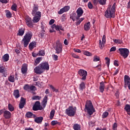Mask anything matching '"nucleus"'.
I'll list each match as a JSON object with an SVG mask.
<instances>
[{"label":"nucleus","mask_w":130,"mask_h":130,"mask_svg":"<svg viewBox=\"0 0 130 130\" xmlns=\"http://www.w3.org/2000/svg\"><path fill=\"white\" fill-rule=\"evenodd\" d=\"M49 70V64H48V62H43L34 69V72L37 75H41V74H43L44 72Z\"/></svg>","instance_id":"nucleus-1"},{"label":"nucleus","mask_w":130,"mask_h":130,"mask_svg":"<svg viewBox=\"0 0 130 130\" xmlns=\"http://www.w3.org/2000/svg\"><path fill=\"white\" fill-rule=\"evenodd\" d=\"M116 7V3H114L112 7L111 5L109 6L105 12V16L106 17V18H108L109 19H110L111 18H114Z\"/></svg>","instance_id":"nucleus-2"},{"label":"nucleus","mask_w":130,"mask_h":130,"mask_svg":"<svg viewBox=\"0 0 130 130\" xmlns=\"http://www.w3.org/2000/svg\"><path fill=\"white\" fill-rule=\"evenodd\" d=\"M85 111H87L89 115H92L95 112V109L93 107V104L91 101H87L85 105Z\"/></svg>","instance_id":"nucleus-3"},{"label":"nucleus","mask_w":130,"mask_h":130,"mask_svg":"<svg viewBox=\"0 0 130 130\" xmlns=\"http://www.w3.org/2000/svg\"><path fill=\"white\" fill-rule=\"evenodd\" d=\"M33 36V34L31 32L29 31L24 36V38L22 39V42H23L24 47H27L31 38Z\"/></svg>","instance_id":"nucleus-4"},{"label":"nucleus","mask_w":130,"mask_h":130,"mask_svg":"<svg viewBox=\"0 0 130 130\" xmlns=\"http://www.w3.org/2000/svg\"><path fill=\"white\" fill-rule=\"evenodd\" d=\"M77 108L76 107H73V106H70L66 110V113L69 116H74L76 114Z\"/></svg>","instance_id":"nucleus-5"},{"label":"nucleus","mask_w":130,"mask_h":130,"mask_svg":"<svg viewBox=\"0 0 130 130\" xmlns=\"http://www.w3.org/2000/svg\"><path fill=\"white\" fill-rule=\"evenodd\" d=\"M54 48L56 51V53L57 54L61 53V52H62V44H61L59 41H57Z\"/></svg>","instance_id":"nucleus-6"},{"label":"nucleus","mask_w":130,"mask_h":130,"mask_svg":"<svg viewBox=\"0 0 130 130\" xmlns=\"http://www.w3.org/2000/svg\"><path fill=\"white\" fill-rule=\"evenodd\" d=\"M120 55L123 56V58H126L127 56H128V54H129V50L126 48H119L118 49Z\"/></svg>","instance_id":"nucleus-7"},{"label":"nucleus","mask_w":130,"mask_h":130,"mask_svg":"<svg viewBox=\"0 0 130 130\" xmlns=\"http://www.w3.org/2000/svg\"><path fill=\"white\" fill-rule=\"evenodd\" d=\"M87 74L88 73L86 70L80 69L78 71V75H79L80 77H82L81 80L82 81H85V80H86Z\"/></svg>","instance_id":"nucleus-8"},{"label":"nucleus","mask_w":130,"mask_h":130,"mask_svg":"<svg viewBox=\"0 0 130 130\" xmlns=\"http://www.w3.org/2000/svg\"><path fill=\"white\" fill-rule=\"evenodd\" d=\"M34 15L35 16L32 19V22H34V23H38V22L40 21V19L41 18V12L39 11L37 12L34 15Z\"/></svg>","instance_id":"nucleus-9"},{"label":"nucleus","mask_w":130,"mask_h":130,"mask_svg":"<svg viewBox=\"0 0 130 130\" xmlns=\"http://www.w3.org/2000/svg\"><path fill=\"white\" fill-rule=\"evenodd\" d=\"M33 110L37 111V110H42L43 108L40 105V102H36L32 107Z\"/></svg>","instance_id":"nucleus-10"},{"label":"nucleus","mask_w":130,"mask_h":130,"mask_svg":"<svg viewBox=\"0 0 130 130\" xmlns=\"http://www.w3.org/2000/svg\"><path fill=\"white\" fill-rule=\"evenodd\" d=\"M106 42V37L105 35L103 36L102 41L101 40H99V46L100 49H103V47L104 45H105V43Z\"/></svg>","instance_id":"nucleus-11"},{"label":"nucleus","mask_w":130,"mask_h":130,"mask_svg":"<svg viewBox=\"0 0 130 130\" xmlns=\"http://www.w3.org/2000/svg\"><path fill=\"white\" fill-rule=\"evenodd\" d=\"M3 116L6 119H10L12 117V113L9 111L3 112Z\"/></svg>","instance_id":"nucleus-12"},{"label":"nucleus","mask_w":130,"mask_h":130,"mask_svg":"<svg viewBox=\"0 0 130 130\" xmlns=\"http://www.w3.org/2000/svg\"><path fill=\"white\" fill-rule=\"evenodd\" d=\"M70 8V6H66L64 8L61 9L60 11L58 12V14H59V15H61L63 14V13H66V12H68V11H69Z\"/></svg>","instance_id":"nucleus-13"},{"label":"nucleus","mask_w":130,"mask_h":130,"mask_svg":"<svg viewBox=\"0 0 130 130\" xmlns=\"http://www.w3.org/2000/svg\"><path fill=\"white\" fill-rule=\"evenodd\" d=\"M76 13L77 14V18H80V17L83 16V14H84V11H83V9H82V8H79L77 10Z\"/></svg>","instance_id":"nucleus-14"},{"label":"nucleus","mask_w":130,"mask_h":130,"mask_svg":"<svg viewBox=\"0 0 130 130\" xmlns=\"http://www.w3.org/2000/svg\"><path fill=\"white\" fill-rule=\"evenodd\" d=\"M25 21L26 22V25L28 27H32V19L29 16L25 17Z\"/></svg>","instance_id":"nucleus-15"},{"label":"nucleus","mask_w":130,"mask_h":130,"mask_svg":"<svg viewBox=\"0 0 130 130\" xmlns=\"http://www.w3.org/2000/svg\"><path fill=\"white\" fill-rule=\"evenodd\" d=\"M52 29H55L57 31H60L61 30V31H63V28H62V26L60 25H55L53 24L52 26Z\"/></svg>","instance_id":"nucleus-16"},{"label":"nucleus","mask_w":130,"mask_h":130,"mask_svg":"<svg viewBox=\"0 0 130 130\" xmlns=\"http://www.w3.org/2000/svg\"><path fill=\"white\" fill-rule=\"evenodd\" d=\"M26 104V100L24 98H21L20 103L19 104V108H23Z\"/></svg>","instance_id":"nucleus-17"},{"label":"nucleus","mask_w":130,"mask_h":130,"mask_svg":"<svg viewBox=\"0 0 130 130\" xmlns=\"http://www.w3.org/2000/svg\"><path fill=\"white\" fill-rule=\"evenodd\" d=\"M27 70H28V65L26 64H23L21 68L22 73L26 74L27 73Z\"/></svg>","instance_id":"nucleus-18"},{"label":"nucleus","mask_w":130,"mask_h":130,"mask_svg":"<svg viewBox=\"0 0 130 130\" xmlns=\"http://www.w3.org/2000/svg\"><path fill=\"white\" fill-rule=\"evenodd\" d=\"M91 27V23L90 22H88L84 24V28L85 31H89Z\"/></svg>","instance_id":"nucleus-19"},{"label":"nucleus","mask_w":130,"mask_h":130,"mask_svg":"<svg viewBox=\"0 0 130 130\" xmlns=\"http://www.w3.org/2000/svg\"><path fill=\"white\" fill-rule=\"evenodd\" d=\"M70 18L73 21H76V20H79L80 18H78V15L75 13H73L70 16Z\"/></svg>","instance_id":"nucleus-20"},{"label":"nucleus","mask_w":130,"mask_h":130,"mask_svg":"<svg viewBox=\"0 0 130 130\" xmlns=\"http://www.w3.org/2000/svg\"><path fill=\"white\" fill-rule=\"evenodd\" d=\"M105 88V85L104 84V82H102L100 83V91L102 93H103L104 92V89Z\"/></svg>","instance_id":"nucleus-21"},{"label":"nucleus","mask_w":130,"mask_h":130,"mask_svg":"<svg viewBox=\"0 0 130 130\" xmlns=\"http://www.w3.org/2000/svg\"><path fill=\"white\" fill-rule=\"evenodd\" d=\"M125 84H129L130 83V77L127 75H125L124 77Z\"/></svg>","instance_id":"nucleus-22"},{"label":"nucleus","mask_w":130,"mask_h":130,"mask_svg":"<svg viewBox=\"0 0 130 130\" xmlns=\"http://www.w3.org/2000/svg\"><path fill=\"white\" fill-rule=\"evenodd\" d=\"M13 95L14 97L17 99V98H19L20 97V92L18 89H16L14 91Z\"/></svg>","instance_id":"nucleus-23"},{"label":"nucleus","mask_w":130,"mask_h":130,"mask_svg":"<svg viewBox=\"0 0 130 130\" xmlns=\"http://www.w3.org/2000/svg\"><path fill=\"white\" fill-rule=\"evenodd\" d=\"M86 88V84L84 82H82L79 85V90L83 91L84 89Z\"/></svg>","instance_id":"nucleus-24"},{"label":"nucleus","mask_w":130,"mask_h":130,"mask_svg":"<svg viewBox=\"0 0 130 130\" xmlns=\"http://www.w3.org/2000/svg\"><path fill=\"white\" fill-rule=\"evenodd\" d=\"M24 33H25V28H20L18 30L17 35H19V36H23L24 35Z\"/></svg>","instance_id":"nucleus-25"},{"label":"nucleus","mask_w":130,"mask_h":130,"mask_svg":"<svg viewBox=\"0 0 130 130\" xmlns=\"http://www.w3.org/2000/svg\"><path fill=\"white\" fill-rule=\"evenodd\" d=\"M35 47H36V42H32L29 44V48L30 50H32V49H33V48H35Z\"/></svg>","instance_id":"nucleus-26"},{"label":"nucleus","mask_w":130,"mask_h":130,"mask_svg":"<svg viewBox=\"0 0 130 130\" xmlns=\"http://www.w3.org/2000/svg\"><path fill=\"white\" fill-rule=\"evenodd\" d=\"M42 120H43V118L42 117H39L35 118V122H37V123L42 122Z\"/></svg>","instance_id":"nucleus-27"},{"label":"nucleus","mask_w":130,"mask_h":130,"mask_svg":"<svg viewBox=\"0 0 130 130\" xmlns=\"http://www.w3.org/2000/svg\"><path fill=\"white\" fill-rule=\"evenodd\" d=\"M47 104V95H46L43 99L42 102V106L43 107H45L46 106V104Z\"/></svg>","instance_id":"nucleus-28"},{"label":"nucleus","mask_w":130,"mask_h":130,"mask_svg":"<svg viewBox=\"0 0 130 130\" xmlns=\"http://www.w3.org/2000/svg\"><path fill=\"white\" fill-rule=\"evenodd\" d=\"M9 57L10 56H9L8 54H6L3 56L2 59L4 60V61H8V60H9Z\"/></svg>","instance_id":"nucleus-29"},{"label":"nucleus","mask_w":130,"mask_h":130,"mask_svg":"<svg viewBox=\"0 0 130 130\" xmlns=\"http://www.w3.org/2000/svg\"><path fill=\"white\" fill-rule=\"evenodd\" d=\"M5 13L7 18H8L9 19H10V18H12V13H11V12H10V11L5 10Z\"/></svg>","instance_id":"nucleus-30"},{"label":"nucleus","mask_w":130,"mask_h":130,"mask_svg":"<svg viewBox=\"0 0 130 130\" xmlns=\"http://www.w3.org/2000/svg\"><path fill=\"white\" fill-rule=\"evenodd\" d=\"M8 81L11 83H14L15 82V76L11 75L8 77Z\"/></svg>","instance_id":"nucleus-31"},{"label":"nucleus","mask_w":130,"mask_h":130,"mask_svg":"<svg viewBox=\"0 0 130 130\" xmlns=\"http://www.w3.org/2000/svg\"><path fill=\"white\" fill-rule=\"evenodd\" d=\"M73 128L74 130H81V126L78 124H74Z\"/></svg>","instance_id":"nucleus-32"},{"label":"nucleus","mask_w":130,"mask_h":130,"mask_svg":"<svg viewBox=\"0 0 130 130\" xmlns=\"http://www.w3.org/2000/svg\"><path fill=\"white\" fill-rule=\"evenodd\" d=\"M41 60H42V57H38L36 59V60H35V66H37V64H38V63H39L40 62V61H41Z\"/></svg>","instance_id":"nucleus-33"},{"label":"nucleus","mask_w":130,"mask_h":130,"mask_svg":"<svg viewBox=\"0 0 130 130\" xmlns=\"http://www.w3.org/2000/svg\"><path fill=\"white\" fill-rule=\"evenodd\" d=\"M83 54L84 55H86V56H92V55H93V54L91 52L88 51H83Z\"/></svg>","instance_id":"nucleus-34"},{"label":"nucleus","mask_w":130,"mask_h":130,"mask_svg":"<svg viewBox=\"0 0 130 130\" xmlns=\"http://www.w3.org/2000/svg\"><path fill=\"white\" fill-rule=\"evenodd\" d=\"M113 41L116 44H121V43H122V41L121 40L113 39Z\"/></svg>","instance_id":"nucleus-35"},{"label":"nucleus","mask_w":130,"mask_h":130,"mask_svg":"<svg viewBox=\"0 0 130 130\" xmlns=\"http://www.w3.org/2000/svg\"><path fill=\"white\" fill-rule=\"evenodd\" d=\"M55 113V111L54 109L51 110L50 114V119H52L54 116V114Z\"/></svg>","instance_id":"nucleus-36"},{"label":"nucleus","mask_w":130,"mask_h":130,"mask_svg":"<svg viewBox=\"0 0 130 130\" xmlns=\"http://www.w3.org/2000/svg\"><path fill=\"white\" fill-rule=\"evenodd\" d=\"M8 110L12 112V111H14V110H15V108H14L12 104H9L8 105Z\"/></svg>","instance_id":"nucleus-37"},{"label":"nucleus","mask_w":130,"mask_h":130,"mask_svg":"<svg viewBox=\"0 0 130 130\" xmlns=\"http://www.w3.org/2000/svg\"><path fill=\"white\" fill-rule=\"evenodd\" d=\"M38 10V7H37V6H34L32 10V15H35V14L37 13Z\"/></svg>","instance_id":"nucleus-38"},{"label":"nucleus","mask_w":130,"mask_h":130,"mask_svg":"<svg viewBox=\"0 0 130 130\" xmlns=\"http://www.w3.org/2000/svg\"><path fill=\"white\" fill-rule=\"evenodd\" d=\"M38 55L41 56H44L45 55V52L44 50H40L38 53Z\"/></svg>","instance_id":"nucleus-39"},{"label":"nucleus","mask_w":130,"mask_h":130,"mask_svg":"<svg viewBox=\"0 0 130 130\" xmlns=\"http://www.w3.org/2000/svg\"><path fill=\"white\" fill-rule=\"evenodd\" d=\"M49 87L52 90H53V92H55L56 93H57V92H58V89L54 87L53 85H50Z\"/></svg>","instance_id":"nucleus-40"},{"label":"nucleus","mask_w":130,"mask_h":130,"mask_svg":"<svg viewBox=\"0 0 130 130\" xmlns=\"http://www.w3.org/2000/svg\"><path fill=\"white\" fill-rule=\"evenodd\" d=\"M23 89L24 90H26V91L30 92V86L28 84L24 85Z\"/></svg>","instance_id":"nucleus-41"},{"label":"nucleus","mask_w":130,"mask_h":130,"mask_svg":"<svg viewBox=\"0 0 130 130\" xmlns=\"http://www.w3.org/2000/svg\"><path fill=\"white\" fill-rule=\"evenodd\" d=\"M17 4H14L11 6V10H12V11H15L16 12V11H17Z\"/></svg>","instance_id":"nucleus-42"},{"label":"nucleus","mask_w":130,"mask_h":130,"mask_svg":"<svg viewBox=\"0 0 130 130\" xmlns=\"http://www.w3.org/2000/svg\"><path fill=\"white\" fill-rule=\"evenodd\" d=\"M124 109L126 111V112H129L130 111V105H126Z\"/></svg>","instance_id":"nucleus-43"},{"label":"nucleus","mask_w":130,"mask_h":130,"mask_svg":"<svg viewBox=\"0 0 130 130\" xmlns=\"http://www.w3.org/2000/svg\"><path fill=\"white\" fill-rule=\"evenodd\" d=\"M37 90V88L36 87L34 86H29V92H31V91H36Z\"/></svg>","instance_id":"nucleus-44"},{"label":"nucleus","mask_w":130,"mask_h":130,"mask_svg":"<svg viewBox=\"0 0 130 130\" xmlns=\"http://www.w3.org/2000/svg\"><path fill=\"white\" fill-rule=\"evenodd\" d=\"M6 71L7 70H5V67H4L3 66H0V73L4 74V73H6Z\"/></svg>","instance_id":"nucleus-45"},{"label":"nucleus","mask_w":130,"mask_h":130,"mask_svg":"<svg viewBox=\"0 0 130 130\" xmlns=\"http://www.w3.org/2000/svg\"><path fill=\"white\" fill-rule=\"evenodd\" d=\"M41 99V96L38 95H35L32 97L33 100H40Z\"/></svg>","instance_id":"nucleus-46"},{"label":"nucleus","mask_w":130,"mask_h":130,"mask_svg":"<svg viewBox=\"0 0 130 130\" xmlns=\"http://www.w3.org/2000/svg\"><path fill=\"white\" fill-rule=\"evenodd\" d=\"M108 114L107 112H104L102 115V118H106V117L108 116Z\"/></svg>","instance_id":"nucleus-47"},{"label":"nucleus","mask_w":130,"mask_h":130,"mask_svg":"<svg viewBox=\"0 0 130 130\" xmlns=\"http://www.w3.org/2000/svg\"><path fill=\"white\" fill-rule=\"evenodd\" d=\"M105 59L106 60V63L108 65V67H109V64L110 63V59L107 57L105 58Z\"/></svg>","instance_id":"nucleus-48"},{"label":"nucleus","mask_w":130,"mask_h":130,"mask_svg":"<svg viewBox=\"0 0 130 130\" xmlns=\"http://www.w3.org/2000/svg\"><path fill=\"white\" fill-rule=\"evenodd\" d=\"M84 20H85V18H84V17L81 18L79 21H78L77 22V25H80V24H81V23H82V22H83V21H84Z\"/></svg>","instance_id":"nucleus-49"},{"label":"nucleus","mask_w":130,"mask_h":130,"mask_svg":"<svg viewBox=\"0 0 130 130\" xmlns=\"http://www.w3.org/2000/svg\"><path fill=\"white\" fill-rule=\"evenodd\" d=\"M98 2L100 5H105L106 4V0H98Z\"/></svg>","instance_id":"nucleus-50"},{"label":"nucleus","mask_w":130,"mask_h":130,"mask_svg":"<svg viewBox=\"0 0 130 130\" xmlns=\"http://www.w3.org/2000/svg\"><path fill=\"white\" fill-rule=\"evenodd\" d=\"M26 115L28 118H31V117H32L33 116V114H32L31 112H27Z\"/></svg>","instance_id":"nucleus-51"},{"label":"nucleus","mask_w":130,"mask_h":130,"mask_svg":"<svg viewBox=\"0 0 130 130\" xmlns=\"http://www.w3.org/2000/svg\"><path fill=\"white\" fill-rule=\"evenodd\" d=\"M100 60V58L99 56H94L93 57V61H99Z\"/></svg>","instance_id":"nucleus-52"},{"label":"nucleus","mask_w":130,"mask_h":130,"mask_svg":"<svg viewBox=\"0 0 130 130\" xmlns=\"http://www.w3.org/2000/svg\"><path fill=\"white\" fill-rule=\"evenodd\" d=\"M73 57L74 58H77L78 59H80V56H78V55L75 54V53H72V54Z\"/></svg>","instance_id":"nucleus-53"},{"label":"nucleus","mask_w":130,"mask_h":130,"mask_svg":"<svg viewBox=\"0 0 130 130\" xmlns=\"http://www.w3.org/2000/svg\"><path fill=\"white\" fill-rule=\"evenodd\" d=\"M52 57L53 59H54V60H57V59H58V56L55 54H53L52 55Z\"/></svg>","instance_id":"nucleus-54"},{"label":"nucleus","mask_w":130,"mask_h":130,"mask_svg":"<svg viewBox=\"0 0 130 130\" xmlns=\"http://www.w3.org/2000/svg\"><path fill=\"white\" fill-rule=\"evenodd\" d=\"M117 128V124L116 123H114L113 125V129L116 130Z\"/></svg>","instance_id":"nucleus-55"},{"label":"nucleus","mask_w":130,"mask_h":130,"mask_svg":"<svg viewBox=\"0 0 130 130\" xmlns=\"http://www.w3.org/2000/svg\"><path fill=\"white\" fill-rule=\"evenodd\" d=\"M116 47H113L112 48H111L110 50V52H112L113 51H116Z\"/></svg>","instance_id":"nucleus-56"},{"label":"nucleus","mask_w":130,"mask_h":130,"mask_svg":"<svg viewBox=\"0 0 130 130\" xmlns=\"http://www.w3.org/2000/svg\"><path fill=\"white\" fill-rule=\"evenodd\" d=\"M73 50L75 52H77V53H81L82 52V51L79 49H75H75H73Z\"/></svg>","instance_id":"nucleus-57"},{"label":"nucleus","mask_w":130,"mask_h":130,"mask_svg":"<svg viewBox=\"0 0 130 130\" xmlns=\"http://www.w3.org/2000/svg\"><path fill=\"white\" fill-rule=\"evenodd\" d=\"M88 8L89 9H92L93 8V5H92V3L91 2H89L88 4Z\"/></svg>","instance_id":"nucleus-58"},{"label":"nucleus","mask_w":130,"mask_h":130,"mask_svg":"<svg viewBox=\"0 0 130 130\" xmlns=\"http://www.w3.org/2000/svg\"><path fill=\"white\" fill-rule=\"evenodd\" d=\"M58 123V122L57 121H52L51 122L52 125H55V124H57Z\"/></svg>","instance_id":"nucleus-59"},{"label":"nucleus","mask_w":130,"mask_h":130,"mask_svg":"<svg viewBox=\"0 0 130 130\" xmlns=\"http://www.w3.org/2000/svg\"><path fill=\"white\" fill-rule=\"evenodd\" d=\"M1 3H2V4H7L8 1L7 0H0Z\"/></svg>","instance_id":"nucleus-60"},{"label":"nucleus","mask_w":130,"mask_h":130,"mask_svg":"<svg viewBox=\"0 0 130 130\" xmlns=\"http://www.w3.org/2000/svg\"><path fill=\"white\" fill-rule=\"evenodd\" d=\"M64 44L65 45H69V42H68V40L65 39L64 41Z\"/></svg>","instance_id":"nucleus-61"},{"label":"nucleus","mask_w":130,"mask_h":130,"mask_svg":"<svg viewBox=\"0 0 130 130\" xmlns=\"http://www.w3.org/2000/svg\"><path fill=\"white\" fill-rule=\"evenodd\" d=\"M53 23H54V19H51L49 22L50 25H52Z\"/></svg>","instance_id":"nucleus-62"},{"label":"nucleus","mask_w":130,"mask_h":130,"mask_svg":"<svg viewBox=\"0 0 130 130\" xmlns=\"http://www.w3.org/2000/svg\"><path fill=\"white\" fill-rule=\"evenodd\" d=\"M114 64L115 66V67H118V63L117 62V61L115 60L114 62Z\"/></svg>","instance_id":"nucleus-63"},{"label":"nucleus","mask_w":130,"mask_h":130,"mask_svg":"<svg viewBox=\"0 0 130 130\" xmlns=\"http://www.w3.org/2000/svg\"><path fill=\"white\" fill-rule=\"evenodd\" d=\"M96 130H106V128H103L102 129H101V128L100 127H97Z\"/></svg>","instance_id":"nucleus-64"}]
</instances>
